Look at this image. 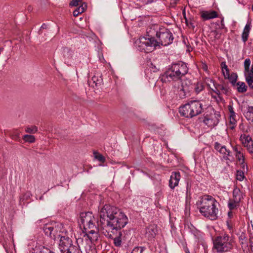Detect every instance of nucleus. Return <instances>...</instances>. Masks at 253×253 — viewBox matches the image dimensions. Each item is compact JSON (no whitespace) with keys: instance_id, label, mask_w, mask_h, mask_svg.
Returning a JSON list of instances; mask_svg holds the SVG:
<instances>
[{"instance_id":"f257e3e1","label":"nucleus","mask_w":253,"mask_h":253,"mask_svg":"<svg viewBox=\"0 0 253 253\" xmlns=\"http://www.w3.org/2000/svg\"><path fill=\"white\" fill-rule=\"evenodd\" d=\"M100 226L102 233L108 238L113 239L116 247L122 243L121 229L128 222V218L121 210L117 207L105 205L99 211Z\"/></svg>"},{"instance_id":"f03ea898","label":"nucleus","mask_w":253,"mask_h":253,"mask_svg":"<svg viewBox=\"0 0 253 253\" xmlns=\"http://www.w3.org/2000/svg\"><path fill=\"white\" fill-rule=\"evenodd\" d=\"M188 68L186 64L183 62L174 63L169 65L167 71L161 76L160 79L163 83L173 82V86L179 91V95L183 98L186 92L189 91L187 84L182 82L185 75L188 73Z\"/></svg>"},{"instance_id":"7ed1b4c3","label":"nucleus","mask_w":253,"mask_h":253,"mask_svg":"<svg viewBox=\"0 0 253 253\" xmlns=\"http://www.w3.org/2000/svg\"><path fill=\"white\" fill-rule=\"evenodd\" d=\"M96 219L91 212H82L80 214L79 223L83 228V233L80 237L87 236L91 241H97L98 238V230L95 223Z\"/></svg>"},{"instance_id":"20e7f679","label":"nucleus","mask_w":253,"mask_h":253,"mask_svg":"<svg viewBox=\"0 0 253 253\" xmlns=\"http://www.w3.org/2000/svg\"><path fill=\"white\" fill-rule=\"evenodd\" d=\"M200 212L202 215L211 220L217 218L218 210L217 202L214 198L211 196L205 195L199 201Z\"/></svg>"},{"instance_id":"39448f33","label":"nucleus","mask_w":253,"mask_h":253,"mask_svg":"<svg viewBox=\"0 0 253 253\" xmlns=\"http://www.w3.org/2000/svg\"><path fill=\"white\" fill-rule=\"evenodd\" d=\"M203 109L202 103L198 100H193L180 107L179 112L185 118H191L201 114Z\"/></svg>"},{"instance_id":"423d86ee","label":"nucleus","mask_w":253,"mask_h":253,"mask_svg":"<svg viewBox=\"0 0 253 253\" xmlns=\"http://www.w3.org/2000/svg\"><path fill=\"white\" fill-rule=\"evenodd\" d=\"M234 241L232 237L224 234L217 237L213 241L214 247L218 252L224 253L231 251Z\"/></svg>"},{"instance_id":"0eeeda50","label":"nucleus","mask_w":253,"mask_h":253,"mask_svg":"<svg viewBox=\"0 0 253 253\" xmlns=\"http://www.w3.org/2000/svg\"><path fill=\"white\" fill-rule=\"evenodd\" d=\"M136 46L140 51L148 53L154 50L158 47V43L155 38L145 37H140L135 42Z\"/></svg>"},{"instance_id":"6e6552de","label":"nucleus","mask_w":253,"mask_h":253,"mask_svg":"<svg viewBox=\"0 0 253 253\" xmlns=\"http://www.w3.org/2000/svg\"><path fill=\"white\" fill-rule=\"evenodd\" d=\"M156 40L158 42V46L160 45L167 46L172 42L173 37L172 33L167 29L162 27L159 28V32L157 33Z\"/></svg>"},{"instance_id":"1a4fd4ad","label":"nucleus","mask_w":253,"mask_h":253,"mask_svg":"<svg viewBox=\"0 0 253 253\" xmlns=\"http://www.w3.org/2000/svg\"><path fill=\"white\" fill-rule=\"evenodd\" d=\"M96 241H91L87 236L79 237L76 239V243L80 248H82L83 253H97L96 249L91 246V244Z\"/></svg>"},{"instance_id":"9d476101","label":"nucleus","mask_w":253,"mask_h":253,"mask_svg":"<svg viewBox=\"0 0 253 253\" xmlns=\"http://www.w3.org/2000/svg\"><path fill=\"white\" fill-rule=\"evenodd\" d=\"M67 232V230L63 228L62 230H60V233L57 235L56 238H60L59 249L61 253L74 245L72 239L66 235Z\"/></svg>"},{"instance_id":"9b49d317","label":"nucleus","mask_w":253,"mask_h":253,"mask_svg":"<svg viewBox=\"0 0 253 253\" xmlns=\"http://www.w3.org/2000/svg\"><path fill=\"white\" fill-rule=\"evenodd\" d=\"M55 223H48L44 225L43 227V231L45 234L50 237H52V235L54 237V238H56L57 233L55 234L56 232L59 231L60 230H62L63 229V226L62 224L58 225L56 227L55 226V229H54Z\"/></svg>"},{"instance_id":"f8f14e48","label":"nucleus","mask_w":253,"mask_h":253,"mask_svg":"<svg viewBox=\"0 0 253 253\" xmlns=\"http://www.w3.org/2000/svg\"><path fill=\"white\" fill-rule=\"evenodd\" d=\"M222 72L223 74L226 79H229L230 83L233 85H235L236 84L238 76L236 73H233L231 74H230L229 70L227 66L225 64V63H222Z\"/></svg>"},{"instance_id":"ddd939ff","label":"nucleus","mask_w":253,"mask_h":253,"mask_svg":"<svg viewBox=\"0 0 253 253\" xmlns=\"http://www.w3.org/2000/svg\"><path fill=\"white\" fill-rule=\"evenodd\" d=\"M158 228L156 225L151 224L148 226L146 228L145 237L148 240L151 241L153 240L158 234Z\"/></svg>"},{"instance_id":"4468645a","label":"nucleus","mask_w":253,"mask_h":253,"mask_svg":"<svg viewBox=\"0 0 253 253\" xmlns=\"http://www.w3.org/2000/svg\"><path fill=\"white\" fill-rule=\"evenodd\" d=\"M180 179L179 172H172L169 180V186L171 189H174L178 184Z\"/></svg>"},{"instance_id":"2eb2a0df","label":"nucleus","mask_w":253,"mask_h":253,"mask_svg":"<svg viewBox=\"0 0 253 253\" xmlns=\"http://www.w3.org/2000/svg\"><path fill=\"white\" fill-rule=\"evenodd\" d=\"M233 150L235 152L236 158L238 162L241 164H243L245 159L243 149L240 146H236L233 148Z\"/></svg>"},{"instance_id":"dca6fc26","label":"nucleus","mask_w":253,"mask_h":253,"mask_svg":"<svg viewBox=\"0 0 253 253\" xmlns=\"http://www.w3.org/2000/svg\"><path fill=\"white\" fill-rule=\"evenodd\" d=\"M63 55L64 61L66 63L71 62L74 57V51L67 47H65L63 50Z\"/></svg>"},{"instance_id":"f3484780","label":"nucleus","mask_w":253,"mask_h":253,"mask_svg":"<svg viewBox=\"0 0 253 253\" xmlns=\"http://www.w3.org/2000/svg\"><path fill=\"white\" fill-rule=\"evenodd\" d=\"M222 156L223 159L229 161H233L234 159L233 156L232 155L230 151L225 146H224L220 152Z\"/></svg>"},{"instance_id":"a211bd4d","label":"nucleus","mask_w":253,"mask_h":253,"mask_svg":"<svg viewBox=\"0 0 253 253\" xmlns=\"http://www.w3.org/2000/svg\"><path fill=\"white\" fill-rule=\"evenodd\" d=\"M201 16L204 20H207L217 17V13L215 11H205L201 12Z\"/></svg>"},{"instance_id":"6ab92c4d","label":"nucleus","mask_w":253,"mask_h":253,"mask_svg":"<svg viewBox=\"0 0 253 253\" xmlns=\"http://www.w3.org/2000/svg\"><path fill=\"white\" fill-rule=\"evenodd\" d=\"M159 26L158 25H152L147 29V38H154L157 37V33L159 32Z\"/></svg>"},{"instance_id":"aec40b11","label":"nucleus","mask_w":253,"mask_h":253,"mask_svg":"<svg viewBox=\"0 0 253 253\" xmlns=\"http://www.w3.org/2000/svg\"><path fill=\"white\" fill-rule=\"evenodd\" d=\"M53 252L37 243L34 249H33V253H51Z\"/></svg>"},{"instance_id":"412c9836","label":"nucleus","mask_w":253,"mask_h":253,"mask_svg":"<svg viewBox=\"0 0 253 253\" xmlns=\"http://www.w3.org/2000/svg\"><path fill=\"white\" fill-rule=\"evenodd\" d=\"M204 88V84L201 82H197L191 84L190 89L193 90L194 92L196 94L199 93Z\"/></svg>"},{"instance_id":"4be33fe9","label":"nucleus","mask_w":253,"mask_h":253,"mask_svg":"<svg viewBox=\"0 0 253 253\" xmlns=\"http://www.w3.org/2000/svg\"><path fill=\"white\" fill-rule=\"evenodd\" d=\"M233 200H235L236 203H240L243 198L242 194L240 190L238 188H235L233 191Z\"/></svg>"},{"instance_id":"5701e85b","label":"nucleus","mask_w":253,"mask_h":253,"mask_svg":"<svg viewBox=\"0 0 253 253\" xmlns=\"http://www.w3.org/2000/svg\"><path fill=\"white\" fill-rule=\"evenodd\" d=\"M63 253H83V251L82 250V248H80L77 245V246L73 245Z\"/></svg>"},{"instance_id":"b1692460","label":"nucleus","mask_w":253,"mask_h":253,"mask_svg":"<svg viewBox=\"0 0 253 253\" xmlns=\"http://www.w3.org/2000/svg\"><path fill=\"white\" fill-rule=\"evenodd\" d=\"M239 239L242 248L248 246V238L244 233H241L239 236Z\"/></svg>"},{"instance_id":"393cba45","label":"nucleus","mask_w":253,"mask_h":253,"mask_svg":"<svg viewBox=\"0 0 253 253\" xmlns=\"http://www.w3.org/2000/svg\"><path fill=\"white\" fill-rule=\"evenodd\" d=\"M246 81L248 83L249 87L253 88V72L245 74Z\"/></svg>"},{"instance_id":"a878e982","label":"nucleus","mask_w":253,"mask_h":253,"mask_svg":"<svg viewBox=\"0 0 253 253\" xmlns=\"http://www.w3.org/2000/svg\"><path fill=\"white\" fill-rule=\"evenodd\" d=\"M235 116H229V123L228 124V127L231 129H233L236 126L237 121L235 119Z\"/></svg>"},{"instance_id":"bb28decb","label":"nucleus","mask_w":253,"mask_h":253,"mask_svg":"<svg viewBox=\"0 0 253 253\" xmlns=\"http://www.w3.org/2000/svg\"><path fill=\"white\" fill-rule=\"evenodd\" d=\"M237 86V90L239 92L243 93L247 90V86L244 82H238L236 84Z\"/></svg>"},{"instance_id":"cd10ccee","label":"nucleus","mask_w":253,"mask_h":253,"mask_svg":"<svg viewBox=\"0 0 253 253\" xmlns=\"http://www.w3.org/2000/svg\"><path fill=\"white\" fill-rule=\"evenodd\" d=\"M250 59L249 58L246 59L244 61V75L247 73H251V71L253 72V68H252V66L251 67V69H250Z\"/></svg>"},{"instance_id":"c85d7f7f","label":"nucleus","mask_w":253,"mask_h":253,"mask_svg":"<svg viewBox=\"0 0 253 253\" xmlns=\"http://www.w3.org/2000/svg\"><path fill=\"white\" fill-rule=\"evenodd\" d=\"M240 140L244 146L248 143H250V141L253 140L249 135H246V134L241 135L240 136Z\"/></svg>"},{"instance_id":"c756f323","label":"nucleus","mask_w":253,"mask_h":253,"mask_svg":"<svg viewBox=\"0 0 253 253\" xmlns=\"http://www.w3.org/2000/svg\"><path fill=\"white\" fill-rule=\"evenodd\" d=\"M86 8V5L82 4L79 7H77L73 12V15L75 17L79 15V14L84 12Z\"/></svg>"},{"instance_id":"7c9ffc66","label":"nucleus","mask_w":253,"mask_h":253,"mask_svg":"<svg viewBox=\"0 0 253 253\" xmlns=\"http://www.w3.org/2000/svg\"><path fill=\"white\" fill-rule=\"evenodd\" d=\"M204 123L210 127L214 126L216 125L217 123L215 122V121H213V119L211 118H209L207 117H205L204 119Z\"/></svg>"},{"instance_id":"2f4dec72","label":"nucleus","mask_w":253,"mask_h":253,"mask_svg":"<svg viewBox=\"0 0 253 253\" xmlns=\"http://www.w3.org/2000/svg\"><path fill=\"white\" fill-rule=\"evenodd\" d=\"M245 117L248 120L253 122V107H249L248 111L246 113Z\"/></svg>"},{"instance_id":"473e14b6","label":"nucleus","mask_w":253,"mask_h":253,"mask_svg":"<svg viewBox=\"0 0 253 253\" xmlns=\"http://www.w3.org/2000/svg\"><path fill=\"white\" fill-rule=\"evenodd\" d=\"M239 203H236L234 200H230L228 203V207L230 211L236 209L239 207Z\"/></svg>"},{"instance_id":"72a5a7b5","label":"nucleus","mask_w":253,"mask_h":253,"mask_svg":"<svg viewBox=\"0 0 253 253\" xmlns=\"http://www.w3.org/2000/svg\"><path fill=\"white\" fill-rule=\"evenodd\" d=\"M217 87H219L221 91V94H227L229 92V88L226 85L223 84H217Z\"/></svg>"},{"instance_id":"f704fd0d","label":"nucleus","mask_w":253,"mask_h":253,"mask_svg":"<svg viewBox=\"0 0 253 253\" xmlns=\"http://www.w3.org/2000/svg\"><path fill=\"white\" fill-rule=\"evenodd\" d=\"M205 83L210 90L212 88L213 84H215L214 82L209 78H206L205 79Z\"/></svg>"},{"instance_id":"c9c22d12","label":"nucleus","mask_w":253,"mask_h":253,"mask_svg":"<svg viewBox=\"0 0 253 253\" xmlns=\"http://www.w3.org/2000/svg\"><path fill=\"white\" fill-rule=\"evenodd\" d=\"M210 91L211 92H213L215 93L218 96L221 94V91L219 89V87H217V84H213V86L211 88Z\"/></svg>"},{"instance_id":"e433bc0d","label":"nucleus","mask_w":253,"mask_h":253,"mask_svg":"<svg viewBox=\"0 0 253 253\" xmlns=\"http://www.w3.org/2000/svg\"><path fill=\"white\" fill-rule=\"evenodd\" d=\"M92 81L95 84L96 86L100 85L102 83V79L101 78H98L96 76H94L92 78Z\"/></svg>"},{"instance_id":"4c0bfd02","label":"nucleus","mask_w":253,"mask_h":253,"mask_svg":"<svg viewBox=\"0 0 253 253\" xmlns=\"http://www.w3.org/2000/svg\"><path fill=\"white\" fill-rule=\"evenodd\" d=\"M94 156L95 158L98 161L103 163L105 161V158L101 154H100L98 153L94 152Z\"/></svg>"},{"instance_id":"58836bf2","label":"nucleus","mask_w":253,"mask_h":253,"mask_svg":"<svg viewBox=\"0 0 253 253\" xmlns=\"http://www.w3.org/2000/svg\"><path fill=\"white\" fill-rule=\"evenodd\" d=\"M245 178V175L243 171L237 170L236 174V179L239 181H242Z\"/></svg>"},{"instance_id":"ea45409f","label":"nucleus","mask_w":253,"mask_h":253,"mask_svg":"<svg viewBox=\"0 0 253 253\" xmlns=\"http://www.w3.org/2000/svg\"><path fill=\"white\" fill-rule=\"evenodd\" d=\"M250 153H253V140L250 141V143H248L245 146Z\"/></svg>"},{"instance_id":"a19ab883","label":"nucleus","mask_w":253,"mask_h":253,"mask_svg":"<svg viewBox=\"0 0 253 253\" xmlns=\"http://www.w3.org/2000/svg\"><path fill=\"white\" fill-rule=\"evenodd\" d=\"M144 250V248L142 247H135L131 253H142Z\"/></svg>"},{"instance_id":"79ce46f5","label":"nucleus","mask_w":253,"mask_h":253,"mask_svg":"<svg viewBox=\"0 0 253 253\" xmlns=\"http://www.w3.org/2000/svg\"><path fill=\"white\" fill-rule=\"evenodd\" d=\"M223 146H224L223 145H221V144H220L219 143H218L217 142H215L214 144V149L217 151H218L219 153H220V151H221V149Z\"/></svg>"},{"instance_id":"37998d69","label":"nucleus","mask_w":253,"mask_h":253,"mask_svg":"<svg viewBox=\"0 0 253 253\" xmlns=\"http://www.w3.org/2000/svg\"><path fill=\"white\" fill-rule=\"evenodd\" d=\"M82 3V0H72L70 2V5L71 6H77Z\"/></svg>"},{"instance_id":"c03bdc74","label":"nucleus","mask_w":253,"mask_h":253,"mask_svg":"<svg viewBox=\"0 0 253 253\" xmlns=\"http://www.w3.org/2000/svg\"><path fill=\"white\" fill-rule=\"evenodd\" d=\"M23 140L25 142H32V135H25L23 136Z\"/></svg>"},{"instance_id":"a18cd8bd","label":"nucleus","mask_w":253,"mask_h":253,"mask_svg":"<svg viewBox=\"0 0 253 253\" xmlns=\"http://www.w3.org/2000/svg\"><path fill=\"white\" fill-rule=\"evenodd\" d=\"M249 37V34L244 32H243L242 38V40L244 42H246V41L248 40Z\"/></svg>"},{"instance_id":"49530a36","label":"nucleus","mask_w":253,"mask_h":253,"mask_svg":"<svg viewBox=\"0 0 253 253\" xmlns=\"http://www.w3.org/2000/svg\"><path fill=\"white\" fill-rule=\"evenodd\" d=\"M228 109H229V111L230 112V115L229 116H235V112L234 111V109H233V107L230 105L228 107Z\"/></svg>"},{"instance_id":"de8ad7c7","label":"nucleus","mask_w":253,"mask_h":253,"mask_svg":"<svg viewBox=\"0 0 253 253\" xmlns=\"http://www.w3.org/2000/svg\"><path fill=\"white\" fill-rule=\"evenodd\" d=\"M19 132L18 130H15L13 134V138L17 139L19 137Z\"/></svg>"},{"instance_id":"09e8293b","label":"nucleus","mask_w":253,"mask_h":253,"mask_svg":"<svg viewBox=\"0 0 253 253\" xmlns=\"http://www.w3.org/2000/svg\"><path fill=\"white\" fill-rule=\"evenodd\" d=\"M250 30V26L249 25L247 24L244 28L243 32L249 34Z\"/></svg>"},{"instance_id":"8fccbe9b","label":"nucleus","mask_w":253,"mask_h":253,"mask_svg":"<svg viewBox=\"0 0 253 253\" xmlns=\"http://www.w3.org/2000/svg\"><path fill=\"white\" fill-rule=\"evenodd\" d=\"M190 184H189L188 183H187L186 185V195H190Z\"/></svg>"},{"instance_id":"3c124183","label":"nucleus","mask_w":253,"mask_h":253,"mask_svg":"<svg viewBox=\"0 0 253 253\" xmlns=\"http://www.w3.org/2000/svg\"><path fill=\"white\" fill-rule=\"evenodd\" d=\"M38 131V128L36 126H33V133Z\"/></svg>"},{"instance_id":"603ef678","label":"nucleus","mask_w":253,"mask_h":253,"mask_svg":"<svg viewBox=\"0 0 253 253\" xmlns=\"http://www.w3.org/2000/svg\"><path fill=\"white\" fill-rule=\"evenodd\" d=\"M250 243L251 251L253 252V242L252 240H250Z\"/></svg>"},{"instance_id":"864d4df0","label":"nucleus","mask_w":253,"mask_h":253,"mask_svg":"<svg viewBox=\"0 0 253 253\" xmlns=\"http://www.w3.org/2000/svg\"><path fill=\"white\" fill-rule=\"evenodd\" d=\"M47 28V25H45V24H43L42 26H41V29L40 30H41L42 29H46Z\"/></svg>"},{"instance_id":"5fc2aeb1","label":"nucleus","mask_w":253,"mask_h":253,"mask_svg":"<svg viewBox=\"0 0 253 253\" xmlns=\"http://www.w3.org/2000/svg\"><path fill=\"white\" fill-rule=\"evenodd\" d=\"M228 214V216L230 217H232V216H233V212L232 211H229Z\"/></svg>"},{"instance_id":"6e6d98bb","label":"nucleus","mask_w":253,"mask_h":253,"mask_svg":"<svg viewBox=\"0 0 253 253\" xmlns=\"http://www.w3.org/2000/svg\"><path fill=\"white\" fill-rule=\"evenodd\" d=\"M26 131L28 133H31L32 132V129L30 128H27L26 129Z\"/></svg>"},{"instance_id":"4d7b16f0","label":"nucleus","mask_w":253,"mask_h":253,"mask_svg":"<svg viewBox=\"0 0 253 253\" xmlns=\"http://www.w3.org/2000/svg\"><path fill=\"white\" fill-rule=\"evenodd\" d=\"M204 69L205 70H206L207 69V67L206 65L205 66V67H204Z\"/></svg>"},{"instance_id":"13d9d810","label":"nucleus","mask_w":253,"mask_h":253,"mask_svg":"<svg viewBox=\"0 0 253 253\" xmlns=\"http://www.w3.org/2000/svg\"><path fill=\"white\" fill-rule=\"evenodd\" d=\"M32 139H33V142H34V141H35V137L33 136Z\"/></svg>"},{"instance_id":"bf43d9fd","label":"nucleus","mask_w":253,"mask_h":253,"mask_svg":"<svg viewBox=\"0 0 253 253\" xmlns=\"http://www.w3.org/2000/svg\"><path fill=\"white\" fill-rule=\"evenodd\" d=\"M251 223H252V228H253V222H252Z\"/></svg>"},{"instance_id":"052dcab7","label":"nucleus","mask_w":253,"mask_h":253,"mask_svg":"<svg viewBox=\"0 0 253 253\" xmlns=\"http://www.w3.org/2000/svg\"><path fill=\"white\" fill-rule=\"evenodd\" d=\"M224 71L225 74H226V71L225 70V69H224Z\"/></svg>"},{"instance_id":"680f3d73","label":"nucleus","mask_w":253,"mask_h":253,"mask_svg":"<svg viewBox=\"0 0 253 253\" xmlns=\"http://www.w3.org/2000/svg\"><path fill=\"white\" fill-rule=\"evenodd\" d=\"M54 253V252H53V253Z\"/></svg>"},{"instance_id":"e2e57ef3","label":"nucleus","mask_w":253,"mask_h":253,"mask_svg":"<svg viewBox=\"0 0 253 253\" xmlns=\"http://www.w3.org/2000/svg\"><path fill=\"white\" fill-rule=\"evenodd\" d=\"M252 68H253V65H252Z\"/></svg>"}]
</instances>
